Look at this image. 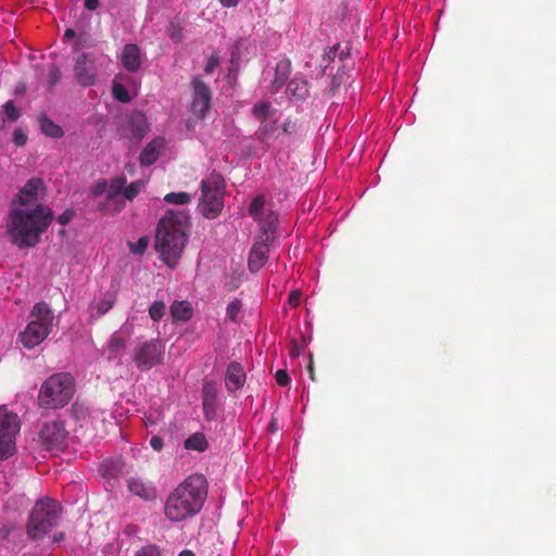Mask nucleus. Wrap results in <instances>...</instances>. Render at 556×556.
<instances>
[{
  "label": "nucleus",
  "instance_id": "c85d7f7f",
  "mask_svg": "<svg viewBox=\"0 0 556 556\" xmlns=\"http://www.w3.org/2000/svg\"><path fill=\"white\" fill-rule=\"evenodd\" d=\"M125 185H126L125 176L122 175V176L112 178L110 180V182H108V200L113 201L119 194H123Z\"/></svg>",
  "mask_w": 556,
  "mask_h": 556
},
{
  "label": "nucleus",
  "instance_id": "a18cd8bd",
  "mask_svg": "<svg viewBox=\"0 0 556 556\" xmlns=\"http://www.w3.org/2000/svg\"><path fill=\"white\" fill-rule=\"evenodd\" d=\"M13 142L17 147H23L27 142V135L20 128L15 129L13 132Z\"/></svg>",
  "mask_w": 556,
  "mask_h": 556
},
{
  "label": "nucleus",
  "instance_id": "6ab92c4d",
  "mask_svg": "<svg viewBox=\"0 0 556 556\" xmlns=\"http://www.w3.org/2000/svg\"><path fill=\"white\" fill-rule=\"evenodd\" d=\"M291 73V62L289 59H282L276 64L275 77L271 81L270 92H278L288 80Z\"/></svg>",
  "mask_w": 556,
  "mask_h": 556
},
{
  "label": "nucleus",
  "instance_id": "bf43d9fd",
  "mask_svg": "<svg viewBox=\"0 0 556 556\" xmlns=\"http://www.w3.org/2000/svg\"><path fill=\"white\" fill-rule=\"evenodd\" d=\"M349 54H350L349 49H342L341 47H340V49L337 52V56L341 61L344 60Z\"/></svg>",
  "mask_w": 556,
  "mask_h": 556
},
{
  "label": "nucleus",
  "instance_id": "f3484780",
  "mask_svg": "<svg viewBox=\"0 0 556 556\" xmlns=\"http://www.w3.org/2000/svg\"><path fill=\"white\" fill-rule=\"evenodd\" d=\"M269 247L268 242H255L250 251L248 265L252 273L258 271L268 260Z\"/></svg>",
  "mask_w": 556,
  "mask_h": 556
},
{
  "label": "nucleus",
  "instance_id": "f03ea898",
  "mask_svg": "<svg viewBox=\"0 0 556 556\" xmlns=\"http://www.w3.org/2000/svg\"><path fill=\"white\" fill-rule=\"evenodd\" d=\"M207 495L203 475H191L170 492L164 504V515L170 522H181L194 517L202 509Z\"/></svg>",
  "mask_w": 556,
  "mask_h": 556
},
{
  "label": "nucleus",
  "instance_id": "2eb2a0df",
  "mask_svg": "<svg viewBox=\"0 0 556 556\" xmlns=\"http://www.w3.org/2000/svg\"><path fill=\"white\" fill-rule=\"evenodd\" d=\"M43 189V181L40 178L29 179L16 195L14 202L21 207H30L37 199L39 190Z\"/></svg>",
  "mask_w": 556,
  "mask_h": 556
},
{
  "label": "nucleus",
  "instance_id": "ddd939ff",
  "mask_svg": "<svg viewBox=\"0 0 556 556\" xmlns=\"http://www.w3.org/2000/svg\"><path fill=\"white\" fill-rule=\"evenodd\" d=\"M202 407L206 420L217 418L218 413V388L215 381H205L202 388Z\"/></svg>",
  "mask_w": 556,
  "mask_h": 556
},
{
  "label": "nucleus",
  "instance_id": "2f4dec72",
  "mask_svg": "<svg viewBox=\"0 0 556 556\" xmlns=\"http://www.w3.org/2000/svg\"><path fill=\"white\" fill-rule=\"evenodd\" d=\"M167 203L182 205L191 201V195L188 192H170L164 198Z\"/></svg>",
  "mask_w": 556,
  "mask_h": 556
},
{
  "label": "nucleus",
  "instance_id": "052dcab7",
  "mask_svg": "<svg viewBox=\"0 0 556 556\" xmlns=\"http://www.w3.org/2000/svg\"><path fill=\"white\" fill-rule=\"evenodd\" d=\"M63 540H64V533L63 532H59V533H55L53 535V542L54 543H60Z\"/></svg>",
  "mask_w": 556,
  "mask_h": 556
},
{
  "label": "nucleus",
  "instance_id": "b1692460",
  "mask_svg": "<svg viewBox=\"0 0 556 556\" xmlns=\"http://www.w3.org/2000/svg\"><path fill=\"white\" fill-rule=\"evenodd\" d=\"M126 343L127 337L121 332H114L108 343L109 358L112 359L122 353L126 348Z\"/></svg>",
  "mask_w": 556,
  "mask_h": 556
},
{
  "label": "nucleus",
  "instance_id": "473e14b6",
  "mask_svg": "<svg viewBox=\"0 0 556 556\" xmlns=\"http://www.w3.org/2000/svg\"><path fill=\"white\" fill-rule=\"evenodd\" d=\"M142 188L143 182L141 180L134 181L128 186L125 185L123 195L126 200L131 201L139 194Z\"/></svg>",
  "mask_w": 556,
  "mask_h": 556
},
{
  "label": "nucleus",
  "instance_id": "13d9d810",
  "mask_svg": "<svg viewBox=\"0 0 556 556\" xmlns=\"http://www.w3.org/2000/svg\"><path fill=\"white\" fill-rule=\"evenodd\" d=\"M309 378L314 381L315 380V372H314V364H313V357L311 356L309 363L306 367Z\"/></svg>",
  "mask_w": 556,
  "mask_h": 556
},
{
  "label": "nucleus",
  "instance_id": "a211bd4d",
  "mask_svg": "<svg viewBox=\"0 0 556 556\" xmlns=\"http://www.w3.org/2000/svg\"><path fill=\"white\" fill-rule=\"evenodd\" d=\"M121 62L126 71L136 73L141 66V52L139 47L134 43L126 45L121 54Z\"/></svg>",
  "mask_w": 556,
  "mask_h": 556
},
{
  "label": "nucleus",
  "instance_id": "3c124183",
  "mask_svg": "<svg viewBox=\"0 0 556 556\" xmlns=\"http://www.w3.org/2000/svg\"><path fill=\"white\" fill-rule=\"evenodd\" d=\"M302 353V346H300L295 341H292L290 344L289 354L291 357H298Z\"/></svg>",
  "mask_w": 556,
  "mask_h": 556
},
{
  "label": "nucleus",
  "instance_id": "6e6d98bb",
  "mask_svg": "<svg viewBox=\"0 0 556 556\" xmlns=\"http://www.w3.org/2000/svg\"><path fill=\"white\" fill-rule=\"evenodd\" d=\"M84 5L90 11L96 10L99 7V0H85Z\"/></svg>",
  "mask_w": 556,
  "mask_h": 556
},
{
  "label": "nucleus",
  "instance_id": "de8ad7c7",
  "mask_svg": "<svg viewBox=\"0 0 556 556\" xmlns=\"http://www.w3.org/2000/svg\"><path fill=\"white\" fill-rule=\"evenodd\" d=\"M74 217V212L72 210H66L62 214L58 216V222L65 226L67 225Z\"/></svg>",
  "mask_w": 556,
  "mask_h": 556
},
{
  "label": "nucleus",
  "instance_id": "dca6fc26",
  "mask_svg": "<svg viewBox=\"0 0 556 556\" xmlns=\"http://www.w3.org/2000/svg\"><path fill=\"white\" fill-rule=\"evenodd\" d=\"M245 382V372L242 365L238 362H230L225 375L226 389L232 393L243 387Z\"/></svg>",
  "mask_w": 556,
  "mask_h": 556
},
{
  "label": "nucleus",
  "instance_id": "4468645a",
  "mask_svg": "<svg viewBox=\"0 0 556 556\" xmlns=\"http://www.w3.org/2000/svg\"><path fill=\"white\" fill-rule=\"evenodd\" d=\"M126 482L128 491L135 496L146 502L156 500L157 491L151 482L144 481L139 477H129Z\"/></svg>",
  "mask_w": 556,
  "mask_h": 556
},
{
  "label": "nucleus",
  "instance_id": "72a5a7b5",
  "mask_svg": "<svg viewBox=\"0 0 556 556\" xmlns=\"http://www.w3.org/2000/svg\"><path fill=\"white\" fill-rule=\"evenodd\" d=\"M265 205L264 195L260 194L255 197L249 205V214L255 219L260 217Z\"/></svg>",
  "mask_w": 556,
  "mask_h": 556
},
{
  "label": "nucleus",
  "instance_id": "0e129e2a",
  "mask_svg": "<svg viewBox=\"0 0 556 556\" xmlns=\"http://www.w3.org/2000/svg\"><path fill=\"white\" fill-rule=\"evenodd\" d=\"M178 556H195L194 553L190 549H184L181 551Z\"/></svg>",
  "mask_w": 556,
  "mask_h": 556
},
{
  "label": "nucleus",
  "instance_id": "5fc2aeb1",
  "mask_svg": "<svg viewBox=\"0 0 556 556\" xmlns=\"http://www.w3.org/2000/svg\"><path fill=\"white\" fill-rule=\"evenodd\" d=\"M169 36L176 41H179L181 39L180 30L176 29V27L173 24L170 25L169 28Z\"/></svg>",
  "mask_w": 556,
  "mask_h": 556
},
{
  "label": "nucleus",
  "instance_id": "cd10ccee",
  "mask_svg": "<svg viewBox=\"0 0 556 556\" xmlns=\"http://www.w3.org/2000/svg\"><path fill=\"white\" fill-rule=\"evenodd\" d=\"M40 129L45 135L51 138L58 139L62 138L64 135L63 129L59 125H56L52 119L46 116H42L40 118Z\"/></svg>",
  "mask_w": 556,
  "mask_h": 556
},
{
  "label": "nucleus",
  "instance_id": "7ed1b4c3",
  "mask_svg": "<svg viewBox=\"0 0 556 556\" xmlns=\"http://www.w3.org/2000/svg\"><path fill=\"white\" fill-rule=\"evenodd\" d=\"M188 227L189 216L184 211H167L159 222L155 249L161 260L172 268L182 255Z\"/></svg>",
  "mask_w": 556,
  "mask_h": 556
},
{
  "label": "nucleus",
  "instance_id": "680f3d73",
  "mask_svg": "<svg viewBox=\"0 0 556 556\" xmlns=\"http://www.w3.org/2000/svg\"><path fill=\"white\" fill-rule=\"evenodd\" d=\"M338 87H339V84L337 83L336 77H333L332 80H331V87H330V91H331L332 94L334 93V91H336V89Z\"/></svg>",
  "mask_w": 556,
  "mask_h": 556
},
{
  "label": "nucleus",
  "instance_id": "412c9836",
  "mask_svg": "<svg viewBox=\"0 0 556 556\" xmlns=\"http://www.w3.org/2000/svg\"><path fill=\"white\" fill-rule=\"evenodd\" d=\"M162 144L163 140L161 138H155L150 141L140 153V164L143 166H149L155 163L159 157Z\"/></svg>",
  "mask_w": 556,
  "mask_h": 556
},
{
  "label": "nucleus",
  "instance_id": "5701e85b",
  "mask_svg": "<svg viewBox=\"0 0 556 556\" xmlns=\"http://www.w3.org/2000/svg\"><path fill=\"white\" fill-rule=\"evenodd\" d=\"M169 311L172 317L177 320L186 321L192 316V307L187 301H174Z\"/></svg>",
  "mask_w": 556,
  "mask_h": 556
},
{
  "label": "nucleus",
  "instance_id": "aec40b11",
  "mask_svg": "<svg viewBox=\"0 0 556 556\" xmlns=\"http://www.w3.org/2000/svg\"><path fill=\"white\" fill-rule=\"evenodd\" d=\"M129 128L131 136L137 140H141L149 129L146 115L141 112L132 113L129 117Z\"/></svg>",
  "mask_w": 556,
  "mask_h": 556
},
{
  "label": "nucleus",
  "instance_id": "37998d69",
  "mask_svg": "<svg viewBox=\"0 0 556 556\" xmlns=\"http://www.w3.org/2000/svg\"><path fill=\"white\" fill-rule=\"evenodd\" d=\"M61 72L58 67L53 66L49 71V89H52L61 80Z\"/></svg>",
  "mask_w": 556,
  "mask_h": 556
},
{
  "label": "nucleus",
  "instance_id": "79ce46f5",
  "mask_svg": "<svg viewBox=\"0 0 556 556\" xmlns=\"http://www.w3.org/2000/svg\"><path fill=\"white\" fill-rule=\"evenodd\" d=\"M104 192L108 194V181L105 179L98 180L91 188L93 197H99Z\"/></svg>",
  "mask_w": 556,
  "mask_h": 556
},
{
  "label": "nucleus",
  "instance_id": "4be33fe9",
  "mask_svg": "<svg viewBox=\"0 0 556 556\" xmlns=\"http://www.w3.org/2000/svg\"><path fill=\"white\" fill-rule=\"evenodd\" d=\"M115 303V294L114 293H105L103 298L98 302L90 305V317L99 318L106 314Z\"/></svg>",
  "mask_w": 556,
  "mask_h": 556
},
{
  "label": "nucleus",
  "instance_id": "20e7f679",
  "mask_svg": "<svg viewBox=\"0 0 556 556\" xmlns=\"http://www.w3.org/2000/svg\"><path fill=\"white\" fill-rule=\"evenodd\" d=\"M75 392L74 377L68 372H56L42 382L37 403L42 409H60L72 401Z\"/></svg>",
  "mask_w": 556,
  "mask_h": 556
},
{
  "label": "nucleus",
  "instance_id": "4d7b16f0",
  "mask_svg": "<svg viewBox=\"0 0 556 556\" xmlns=\"http://www.w3.org/2000/svg\"><path fill=\"white\" fill-rule=\"evenodd\" d=\"M241 0H219L220 4L224 8H233L236 7Z\"/></svg>",
  "mask_w": 556,
  "mask_h": 556
},
{
  "label": "nucleus",
  "instance_id": "603ef678",
  "mask_svg": "<svg viewBox=\"0 0 556 556\" xmlns=\"http://www.w3.org/2000/svg\"><path fill=\"white\" fill-rule=\"evenodd\" d=\"M301 301V293L299 291H293L289 295V303L292 306H298Z\"/></svg>",
  "mask_w": 556,
  "mask_h": 556
},
{
  "label": "nucleus",
  "instance_id": "9d476101",
  "mask_svg": "<svg viewBox=\"0 0 556 556\" xmlns=\"http://www.w3.org/2000/svg\"><path fill=\"white\" fill-rule=\"evenodd\" d=\"M67 431L62 420L46 422L39 433L41 445L48 451H62L66 446Z\"/></svg>",
  "mask_w": 556,
  "mask_h": 556
},
{
  "label": "nucleus",
  "instance_id": "393cba45",
  "mask_svg": "<svg viewBox=\"0 0 556 556\" xmlns=\"http://www.w3.org/2000/svg\"><path fill=\"white\" fill-rule=\"evenodd\" d=\"M252 114L258 122H262L274 117L276 110L273 108L270 102L258 101L253 105Z\"/></svg>",
  "mask_w": 556,
  "mask_h": 556
},
{
  "label": "nucleus",
  "instance_id": "58836bf2",
  "mask_svg": "<svg viewBox=\"0 0 556 556\" xmlns=\"http://www.w3.org/2000/svg\"><path fill=\"white\" fill-rule=\"evenodd\" d=\"M3 110H4V113L8 117L9 121L11 122H16L18 118H20V112L18 110L15 108L13 101H8L4 105H3Z\"/></svg>",
  "mask_w": 556,
  "mask_h": 556
},
{
  "label": "nucleus",
  "instance_id": "0eeeda50",
  "mask_svg": "<svg viewBox=\"0 0 556 556\" xmlns=\"http://www.w3.org/2000/svg\"><path fill=\"white\" fill-rule=\"evenodd\" d=\"M225 180L213 173L201 181L200 208L206 218L217 217L224 207Z\"/></svg>",
  "mask_w": 556,
  "mask_h": 556
},
{
  "label": "nucleus",
  "instance_id": "ea45409f",
  "mask_svg": "<svg viewBox=\"0 0 556 556\" xmlns=\"http://www.w3.org/2000/svg\"><path fill=\"white\" fill-rule=\"evenodd\" d=\"M339 49H340V45L337 43L324 52V55H323L324 68H327L329 63H331L337 58V52Z\"/></svg>",
  "mask_w": 556,
  "mask_h": 556
},
{
  "label": "nucleus",
  "instance_id": "423d86ee",
  "mask_svg": "<svg viewBox=\"0 0 556 556\" xmlns=\"http://www.w3.org/2000/svg\"><path fill=\"white\" fill-rule=\"evenodd\" d=\"M53 319L54 314L48 303H36L29 313V321L26 328L20 333L22 344L26 349L39 345L51 332Z\"/></svg>",
  "mask_w": 556,
  "mask_h": 556
},
{
  "label": "nucleus",
  "instance_id": "a19ab883",
  "mask_svg": "<svg viewBox=\"0 0 556 556\" xmlns=\"http://www.w3.org/2000/svg\"><path fill=\"white\" fill-rule=\"evenodd\" d=\"M135 556H162V554L156 545L150 544L142 546L139 551H137Z\"/></svg>",
  "mask_w": 556,
  "mask_h": 556
},
{
  "label": "nucleus",
  "instance_id": "e433bc0d",
  "mask_svg": "<svg viewBox=\"0 0 556 556\" xmlns=\"http://www.w3.org/2000/svg\"><path fill=\"white\" fill-rule=\"evenodd\" d=\"M112 92L114 98L122 103H128L130 101V97L127 89L121 84H114Z\"/></svg>",
  "mask_w": 556,
  "mask_h": 556
},
{
  "label": "nucleus",
  "instance_id": "09e8293b",
  "mask_svg": "<svg viewBox=\"0 0 556 556\" xmlns=\"http://www.w3.org/2000/svg\"><path fill=\"white\" fill-rule=\"evenodd\" d=\"M217 63H218V59L217 58H210L207 63L205 64L204 66V72L206 74H212L215 70V67L217 66Z\"/></svg>",
  "mask_w": 556,
  "mask_h": 556
},
{
  "label": "nucleus",
  "instance_id": "f704fd0d",
  "mask_svg": "<svg viewBox=\"0 0 556 556\" xmlns=\"http://www.w3.org/2000/svg\"><path fill=\"white\" fill-rule=\"evenodd\" d=\"M166 305L163 301H155L149 307V316L152 320L159 321L165 314Z\"/></svg>",
  "mask_w": 556,
  "mask_h": 556
},
{
  "label": "nucleus",
  "instance_id": "864d4df0",
  "mask_svg": "<svg viewBox=\"0 0 556 556\" xmlns=\"http://www.w3.org/2000/svg\"><path fill=\"white\" fill-rule=\"evenodd\" d=\"M295 129V123H293L292 121L290 119H287L283 125H282V130L283 132L286 134H291L293 132Z\"/></svg>",
  "mask_w": 556,
  "mask_h": 556
},
{
  "label": "nucleus",
  "instance_id": "bb28decb",
  "mask_svg": "<svg viewBox=\"0 0 556 556\" xmlns=\"http://www.w3.org/2000/svg\"><path fill=\"white\" fill-rule=\"evenodd\" d=\"M287 93L302 99L308 93L307 81L304 79L293 78L287 85Z\"/></svg>",
  "mask_w": 556,
  "mask_h": 556
},
{
  "label": "nucleus",
  "instance_id": "7c9ffc66",
  "mask_svg": "<svg viewBox=\"0 0 556 556\" xmlns=\"http://www.w3.org/2000/svg\"><path fill=\"white\" fill-rule=\"evenodd\" d=\"M277 217L274 214L267 216L265 220L261 222V229L265 236L263 241L269 242L274 239L273 233L275 231Z\"/></svg>",
  "mask_w": 556,
  "mask_h": 556
},
{
  "label": "nucleus",
  "instance_id": "c9c22d12",
  "mask_svg": "<svg viewBox=\"0 0 556 556\" xmlns=\"http://www.w3.org/2000/svg\"><path fill=\"white\" fill-rule=\"evenodd\" d=\"M242 308V302L239 299H233L226 308L227 318L231 321H238V315Z\"/></svg>",
  "mask_w": 556,
  "mask_h": 556
},
{
  "label": "nucleus",
  "instance_id": "c03bdc74",
  "mask_svg": "<svg viewBox=\"0 0 556 556\" xmlns=\"http://www.w3.org/2000/svg\"><path fill=\"white\" fill-rule=\"evenodd\" d=\"M275 378H276L277 384L280 387H286L290 383V377H289L287 370H285V369L277 370Z\"/></svg>",
  "mask_w": 556,
  "mask_h": 556
},
{
  "label": "nucleus",
  "instance_id": "c756f323",
  "mask_svg": "<svg viewBox=\"0 0 556 556\" xmlns=\"http://www.w3.org/2000/svg\"><path fill=\"white\" fill-rule=\"evenodd\" d=\"M277 130V121L274 117L260 122V126L256 130V136L260 140L264 141Z\"/></svg>",
  "mask_w": 556,
  "mask_h": 556
},
{
  "label": "nucleus",
  "instance_id": "4c0bfd02",
  "mask_svg": "<svg viewBox=\"0 0 556 556\" xmlns=\"http://www.w3.org/2000/svg\"><path fill=\"white\" fill-rule=\"evenodd\" d=\"M149 244L148 237H141L135 243H129V249L134 254H141L146 251Z\"/></svg>",
  "mask_w": 556,
  "mask_h": 556
},
{
  "label": "nucleus",
  "instance_id": "e2e57ef3",
  "mask_svg": "<svg viewBox=\"0 0 556 556\" xmlns=\"http://www.w3.org/2000/svg\"><path fill=\"white\" fill-rule=\"evenodd\" d=\"M64 37H66V38H74L75 37V31L72 28H67L65 30Z\"/></svg>",
  "mask_w": 556,
  "mask_h": 556
},
{
  "label": "nucleus",
  "instance_id": "f257e3e1",
  "mask_svg": "<svg viewBox=\"0 0 556 556\" xmlns=\"http://www.w3.org/2000/svg\"><path fill=\"white\" fill-rule=\"evenodd\" d=\"M52 220L53 212L42 204L34 208L17 207L10 212L7 231L20 249L34 248Z\"/></svg>",
  "mask_w": 556,
  "mask_h": 556
},
{
  "label": "nucleus",
  "instance_id": "9b49d317",
  "mask_svg": "<svg viewBox=\"0 0 556 556\" xmlns=\"http://www.w3.org/2000/svg\"><path fill=\"white\" fill-rule=\"evenodd\" d=\"M191 87L193 94L190 110L193 115L203 119L211 108L212 91L199 76L192 78Z\"/></svg>",
  "mask_w": 556,
  "mask_h": 556
},
{
  "label": "nucleus",
  "instance_id": "39448f33",
  "mask_svg": "<svg viewBox=\"0 0 556 556\" xmlns=\"http://www.w3.org/2000/svg\"><path fill=\"white\" fill-rule=\"evenodd\" d=\"M62 507L53 498L43 497L38 500L28 518L26 533L34 541L41 540L58 523L61 518Z\"/></svg>",
  "mask_w": 556,
  "mask_h": 556
},
{
  "label": "nucleus",
  "instance_id": "1a4fd4ad",
  "mask_svg": "<svg viewBox=\"0 0 556 556\" xmlns=\"http://www.w3.org/2000/svg\"><path fill=\"white\" fill-rule=\"evenodd\" d=\"M165 344L160 339H151L137 344L132 361L140 371H148L163 361Z\"/></svg>",
  "mask_w": 556,
  "mask_h": 556
},
{
  "label": "nucleus",
  "instance_id": "f8f14e48",
  "mask_svg": "<svg viewBox=\"0 0 556 556\" xmlns=\"http://www.w3.org/2000/svg\"><path fill=\"white\" fill-rule=\"evenodd\" d=\"M74 73L78 84L84 87L92 86L97 76L93 56L90 53L80 54L74 66Z\"/></svg>",
  "mask_w": 556,
  "mask_h": 556
},
{
  "label": "nucleus",
  "instance_id": "6e6552de",
  "mask_svg": "<svg viewBox=\"0 0 556 556\" xmlns=\"http://www.w3.org/2000/svg\"><path fill=\"white\" fill-rule=\"evenodd\" d=\"M21 422L17 414L0 406V459H7L16 451L15 438Z\"/></svg>",
  "mask_w": 556,
  "mask_h": 556
},
{
  "label": "nucleus",
  "instance_id": "8fccbe9b",
  "mask_svg": "<svg viewBox=\"0 0 556 556\" xmlns=\"http://www.w3.org/2000/svg\"><path fill=\"white\" fill-rule=\"evenodd\" d=\"M150 445L154 451L160 452L163 448V439L161 437H152L150 440Z\"/></svg>",
  "mask_w": 556,
  "mask_h": 556
},
{
  "label": "nucleus",
  "instance_id": "49530a36",
  "mask_svg": "<svg viewBox=\"0 0 556 556\" xmlns=\"http://www.w3.org/2000/svg\"><path fill=\"white\" fill-rule=\"evenodd\" d=\"M15 530L14 525H2L0 527V541L5 542L9 540L11 533Z\"/></svg>",
  "mask_w": 556,
  "mask_h": 556
},
{
  "label": "nucleus",
  "instance_id": "a878e982",
  "mask_svg": "<svg viewBox=\"0 0 556 556\" xmlns=\"http://www.w3.org/2000/svg\"><path fill=\"white\" fill-rule=\"evenodd\" d=\"M184 446L186 450L204 452L208 447V443L203 433L195 432L185 440Z\"/></svg>",
  "mask_w": 556,
  "mask_h": 556
}]
</instances>
